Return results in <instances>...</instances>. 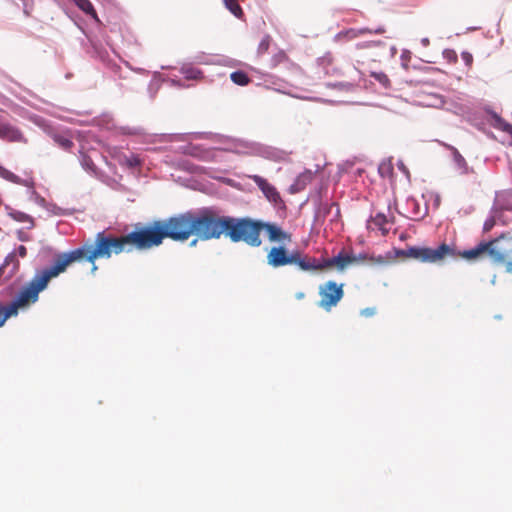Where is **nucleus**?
I'll return each mask as SVG.
<instances>
[{
    "mask_svg": "<svg viewBox=\"0 0 512 512\" xmlns=\"http://www.w3.org/2000/svg\"><path fill=\"white\" fill-rule=\"evenodd\" d=\"M354 259L350 258V254L340 251L336 256L331 258L317 259L310 256V271L323 272L335 268L339 272L345 271L349 266L353 265Z\"/></svg>",
    "mask_w": 512,
    "mask_h": 512,
    "instance_id": "423d86ee",
    "label": "nucleus"
},
{
    "mask_svg": "<svg viewBox=\"0 0 512 512\" xmlns=\"http://www.w3.org/2000/svg\"><path fill=\"white\" fill-rule=\"evenodd\" d=\"M505 209H506V210H511V211H512V205H507V206H505Z\"/></svg>",
    "mask_w": 512,
    "mask_h": 512,
    "instance_id": "e433bc0d",
    "label": "nucleus"
},
{
    "mask_svg": "<svg viewBox=\"0 0 512 512\" xmlns=\"http://www.w3.org/2000/svg\"><path fill=\"white\" fill-rule=\"evenodd\" d=\"M183 73L186 79H199L202 77V72L196 68H184Z\"/></svg>",
    "mask_w": 512,
    "mask_h": 512,
    "instance_id": "4be33fe9",
    "label": "nucleus"
},
{
    "mask_svg": "<svg viewBox=\"0 0 512 512\" xmlns=\"http://www.w3.org/2000/svg\"><path fill=\"white\" fill-rule=\"evenodd\" d=\"M371 77H373L376 81H378L385 88L390 87L391 81L389 77L384 72H372Z\"/></svg>",
    "mask_w": 512,
    "mask_h": 512,
    "instance_id": "412c9836",
    "label": "nucleus"
},
{
    "mask_svg": "<svg viewBox=\"0 0 512 512\" xmlns=\"http://www.w3.org/2000/svg\"><path fill=\"white\" fill-rule=\"evenodd\" d=\"M82 165L86 170L94 171V169H95V165H94L92 159L86 155H84L82 158Z\"/></svg>",
    "mask_w": 512,
    "mask_h": 512,
    "instance_id": "a878e982",
    "label": "nucleus"
},
{
    "mask_svg": "<svg viewBox=\"0 0 512 512\" xmlns=\"http://www.w3.org/2000/svg\"><path fill=\"white\" fill-rule=\"evenodd\" d=\"M344 284L335 281H327L319 286L320 301L318 306L329 312L344 297Z\"/></svg>",
    "mask_w": 512,
    "mask_h": 512,
    "instance_id": "0eeeda50",
    "label": "nucleus"
},
{
    "mask_svg": "<svg viewBox=\"0 0 512 512\" xmlns=\"http://www.w3.org/2000/svg\"><path fill=\"white\" fill-rule=\"evenodd\" d=\"M461 58L462 60L464 61V63L468 66V67H471L472 66V63H473V56L470 52H467V51H464L461 53Z\"/></svg>",
    "mask_w": 512,
    "mask_h": 512,
    "instance_id": "cd10ccee",
    "label": "nucleus"
},
{
    "mask_svg": "<svg viewBox=\"0 0 512 512\" xmlns=\"http://www.w3.org/2000/svg\"><path fill=\"white\" fill-rule=\"evenodd\" d=\"M196 243H197V239L193 240V241L191 242V245H196Z\"/></svg>",
    "mask_w": 512,
    "mask_h": 512,
    "instance_id": "4c0bfd02",
    "label": "nucleus"
},
{
    "mask_svg": "<svg viewBox=\"0 0 512 512\" xmlns=\"http://www.w3.org/2000/svg\"><path fill=\"white\" fill-rule=\"evenodd\" d=\"M313 172L307 170L301 173L291 185L290 190L292 193H298L305 189V187L313 180Z\"/></svg>",
    "mask_w": 512,
    "mask_h": 512,
    "instance_id": "9b49d317",
    "label": "nucleus"
},
{
    "mask_svg": "<svg viewBox=\"0 0 512 512\" xmlns=\"http://www.w3.org/2000/svg\"><path fill=\"white\" fill-rule=\"evenodd\" d=\"M263 230L271 242L291 241V235L275 223L250 217L221 215L213 208L187 212L162 222V239L171 238L183 242L195 235L197 239L207 241L225 236L234 243L244 242L250 247H259Z\"/></svg>",
    "mask_w": 512,
    "mask_h": 512,
    "instance_id": "f03ea898",
    "label": "nucleus"
},
{
    "mask_svg": "<svg viewBox=\"0 0 512 512\" xmlns=\"http://www.w3.org/2000/svg\"><path fill=\"white\" fill-rule=\"evenodd\" d=\"M506 272L512 274V261L506 263Z\"/></svg>",
    "mask_w": 512,
    "mask_h": 512,
    "instance_id": "72a5a7b5",
    "label": "nucleus"
},
{
    "mask_svg": "<svg viewBox=\"0 0 512 512\" xmlns=\"http://www.w3.org/2000/svg\"><path fill=\"white\" fill-rule=\"evenodd\" d=\"M267 263L273 268L295 265L305 272H309L311 268L310 255L299 250H293L289 253L284 246L272 247L267 254Z\"/></svg>",
    "mask_w": 512,
    "mask_h": 512,
    "instance_id": "7ed1b4c3",
    "label": "nucleus"
},
{
    "mask_svg": "<svg viewBox=\"0 0 512 512\" xmlns=\"http://www.w3.org/2000/svg\"><path fill=\"white\" fill-rule=\"evenodd\" d=\"M19 269V261L14 254H9L0 266V278H11Z\"/></svg>",
    "mask_w": 512,
    "mask_h": 512,
    "instance_id": "9d476101",
    "label": "nucleus"
},
{
    "mask_svg": "<svg viewBox=\"0 0 512 512\" xmlns=\"http://www.w3.org/2000/svg\"><path fill=\"white\" fill-rule=\"evenodd\" d=\"M226 8L237 18H242L244 13L238 0H223Z\"/></svg>",
    "mask_w": 512,
    "mask_h": 512,
    "instance_id": "f3484780",
    "label": "nucleus"
},
{
    "mask_svg": "<svg viewBox=\"0 0 512 512\" xmlns=\"http://www.w3.org/2000/svg\"><path fill=\"white\" fill-rule=\"evenodd\" d=\"M271 37L269 35H266L263 37V39L260 41L258 45V54L262 55L266 53L270 47Z\"/></svg>",
    "mask_w": 512,
    "mask_h": 512,
    "instance_id": "5701e85b",
    "label": "nucleus"
},
{
    "mask_svg": "<svg viewBox=\"0 0 512 512\" xmlns=\"http://www.w3.org/2000/svg\"><path fill=\"white\" fill-rule=\"evenodd\" d=\"M17 253L20 257L24 258L27 255V249L25 246L20 245L17 249Z\"/></svg>",
    "mask_w": 512,
    "mask_h": 512,
    "instance_id": "2f4dec72",
    "label": "nucleus"
},
{
    "mask_svg": "<svg viewBox=\"0 0 512 512\" xmlns=\"http://www.w3.org/2000/svg\"><path fill=\"white\" fill-rule=\"evenodd\" d=\"M75 4L87 15L97 17L96 10L90 0H74Z\"/></svg>",
    "mask_w": 512,
    "mask_h": 512,
    "instance_id": "dca6fc26",
    "label": "nucleus"
},
{
    "mask_svg": "<svg viewBox=\"0 0 512 512\" xmlns=\"http://www.w3.org/2000/svg\"><path fill=\"white\" fill-rule=\"evenodd\" d=\"M350 258L354 259L353 264L364 263L366 261L374 265H384L387 263L386 258L381 255L369 256L366 253H360L358 255L350 254Z\"/></svg>",
    "mask_w": 512,
    "mask_h": 512,
    "instance_id": "f8f14e48",
    "label": "nucleus"
},
{
    "mask_svg": "<svg viewBox=\"0 0 512 512\" xmlns=\"http://www.w3.org/2000/svg\"><path fill=\"white\" fill-rule=\"evenodd\" d=\"M230 78L233 83L239 86H246L250 83L251 79L244 71L238 70L231 73Z\"/></svg>",
    "mask_w": 512,
    "mask_h": 512,
    "instance_id": "4468645a",
    "label": "nucleus"
},
{
    "mask_svg": "<svg viewBox=\"0 0 512 512\" xmlns=\"http://www.w3.org/2000/svg\"><path fill=\"white\" fill-rule=\"evenodd\" d=\"M495 225V219L493 217H490L489 219H487L485 222H484V225H483V230L485 232H488L490 231Z\"/></svg>",
    "mask_w": 512,
    "mask_h": 512,
    "instance_id": "7c9ffc66",
    "label": "nucleus"
},
{
    "mask_svg": "<svg viewBox=\"0 0 512 512\" xmlns=\"http://www.w3.org/2000/svg\"><path fill=\"white\" fill-rule=\"evenodd\" d=\"M11 315L6 306L0 304V327H2Z\"/></svg>",
    "mask_w": 512,
    "mask_h": 512,
    "instance_id": "393cba45",
    "label": "nucleus"
},
{
    "mask_svg": "<svg viewBox=\"0 0 512 512\" xmlns=\"http://www.w3.org/2000/svg\"><path fill=\"white\" fill-rule=\"evenodd\" d=\"M126 164L129 167H136L140 164V160L137 156L131 155L130 157L125 158Z\"/></svg>",
    "mask_w": 512,
    "mask_h": 512,
    "instance_id": "c85d7f7f",
    "label": "nucleus"
},
{
    "mask_svg": "<svg viewBox=\"0 0 512 512\" xmlns=\"http://www.w3.org/2000/svg\"><path fill=\"white\" fill-rule=\"evenodd\" d=\"M406 256L418 259L421 262L436 263L447 256H455V249L443 243L438 248L410 247L405 251Z\"/></svg>",
    "mask_w": 512,
    "mask_h": 512,
    "instance_id": "20e7f679",
    "label": "nucleus"
},
{
    "mask_svg": "<svg viewBox=\"0 0 512 512\" xmlns=\"http://www.w3.org/2000/svg\"><path fill=\"white\" fill-rule=\"evenodd\" d=\"M52 139L55 143L58 144L59 147H61L64 150H70L74 146L73 141L62 134H52Z\"/></svg>",
    "mask_w": 512,
    "mask_h": 512,
    "instance_id": "2eb2a0df",
    "label": "nucleus"
},
{
    "mask_svg": "<svg viewBox=\"0 0 512 512\" xmlns=\"http://www.w3.org/2000/svg\"><path fill=\"white\" fill-rule=\"evenodd\" d=\"M487 253L496 265H505L512 258V238L505 234L486 242Z\"/></svg>",
    "mask_w": 512,
    "mask_h": 512,
    "instance_id": "39448f33",
    "label": "nucleus"
},
{
    "mask_svg": "<svg viewBox=\"0 0 512 512\" xmlns=\"http://www.w3.org/2000/svg\"><path fill=\"white\" fill-rule=\"evenodd\" d=\"M295 297H296V299H298V300H302V299H304V298H305V293H304V292H297V293L295 294Z\"/></svg>",
    "mask_w": 512,
    "mask_h": 512,
    "instance_id": "473e14b6",
    "label": "nucleus"
},
{
    "mask_svg": "<svg viewBox=\"0 0 512 512\" xmlns=\"http://www.w3.org/2000/svg\"><path fill=\"white\" fill-rule=\"evenodd\" d=\"M485 252L487 253L486 242H481L475 248H472L470 250H465L460 253L455 252L454 257L461 256L462 258H465L467 260H473L479 258Z\"/></svg>",
    "mask_w": 512,
    "mask_h": 512,
    "instance_id": "ddd939ff",
    "label": "nucleus"
},
{
    "mask_svg": "<svg viewBox=\"0 0 512 512\" xmlns=\"http://www.w3.org/2000/svg\"><path fill=\"white\" fill-rule=\"evenodd\" d=\"M372 223L379 228L383 234L388 233V229L385 228V225L388 223L387 217L382 214L378 213L372 218Z\"/></svg>",
    "mask_w": 512,
    "mask_h": 512,
    "instance_id": "a211bd4d",
    "label": "nucleus"
},
{
    "mask_svg": "<svg viewBox=\"0 0 512 512\" xmlns=\"http://www.w3.org/2000/svg\"><path fill=\"white\" fill-rule=\"evenodd\" d=\"M0 139L11 143L26 144L28 142V139L19 128L2 119H0Z\"/></svg>",
    "mask_w": 512,
    "mask_h": 512,
    "instance_id": "6e6552de",
    "label": "nucleus"
},
{
    "mask_svg": "<svg viewBox=\"0 0 512 512\" xmlns=\"http://www.w3.org/2000/svg\"><path fill=\"white\" fill-rule=\"evenodd\" d=\"M369 30L367 29H363V30H355V29H350V30H347L343 33H340L339 36H344L346 37L347 39H354L356 38L359 34H363L365 32H368Z\"/></svg>",
    "mask_w": 512,
    "mask_h": 512,
    "instance_id": "b1692460",
    "label": "nucleus"
},
{
    "mask_svg": "<svg viewBox=\"0 0 512 512\" xmlns=\"http://www.w3.org/2000/svg\"><path fill=\"white\" fill-rule=\"evenodd\" d=\"M277 57H279V60H285L287 59V56L285 53L281 52L277 55Z\"/></svg>",
    "mask_w": 512,
    "mask_h": 512,
    "instance_id": "f704fd0d",
    "label": "nucleus"
},
{
    "mask_svg": "<svg viewBox=\"0 0 512 512\" xmlns=\"http://www.w3.org/2000/svg\"><path fill=\"white\" fill-rule=\"evenodd\" d=\"M158 245H160V222L158 221L151 228L137 229L121 236H114L105 231L98 232L93 243L86 242L81 247L58 254L54 263L37 272L6 307L11 316H16L20 309L37 302L39 293L47 287L49 281L63 273L74 262L86 260L91 264V273L95 274L98 270L97 259H109L113 254L118 255L133 249L144 250Z\"/></svg>",
    "mask_w": 512,
    "mask_h": 512,
    "instance_id": "f257e3e1",
    "label": "nucleus"
},
{
    "mask_svg": "<svg viewBox=\"0 0 512 512\" xmlns=\"http://www.w3.org/2000/svg\"><path fill=\"white\" fill-rule=\"evenodd\" d=\"M11 215L13 216L14 219H16L17 221H20V222L31 221V218L27 214L22 213V212H14Z\"/></svg>",
    "mask_w": 512,
    "mask_h": 512,
    "instance_id": "bb28decb",
    "label": "nucleus"
},
{
    "mask_svg": "<svg viewBox=\"0 0 512 512\" xmlns=\"http://www.w3.org/2000/svg\"><path fill=\"white\" fill-rule=\"evenodd\" d=\"M250 179L254 181V183L258 186V188L262 191L267 200L274 205H278L282 203V198L277 189L270 184L265 178L259 175H250L248 176Z\"/></svg>",
    "mask_w": 512,
    "mask_h": 512,
    "instance_id": "1a4fd4ad",
    "label": "nucleus"
},
{
    "mask_svg": "<svg viewBox=\"0 0 512 512\" xmlns=\"http://www.w3.org/2000/svg\"><path fill=\"white\" fill-rule=\"evenodd\" d=\"M444 146L451 151L455 163L460 168H466L467 163H466L464 157L459 153V151L455 147H453L451 145L444 144Z\"/></svg>",
    "mask_w": 512,
    "mask_h": 512,
    "instance_id": "aec40b11",
    "label": "nucleus"
},
{
    "mask_svg": "<svg viewBox=\"0 0 512 512\" xmlns=\"http://www.w3.org/2000/svg\"><path fill=\"white\" fill-rule=\"evenodd\" d=\"M376 308L375 307H367L365 309H362L360 314L364 317H372L376 314Z\"/></svg>",
    "mask_w": 512,
    "mask_h": 512,
    "instance_id": "c756f323",
    "label": "nucleus"
},
{
    "mask_svg": "<svg viewBox=\"0 0 512 512\" xmlns=\"http://www.w3.org/2000/svg\"><path fill=\"white\" fill-rule=\"evenodd\" d=\"M511 129H512V125H510V124H508V125L504 128V130H505V131H508V132H509Z\"/></svg>",
    "mask_w": 512,
    "mask_h": 512,
    "instance_id": "c9c22d12",
    "label": "nucleus"
},
{
    "mask_svg": "<svg viewBox=\"0 0 512 512\" xmlns=\"http://www.w3.org/2000/svg\"><path fill=\"white\" fill-rule=\"evenodd\" d=\"M0 177H2L3 179H5L7 181L12 182V183L21 184L20 177L17 176L16 174H14L13 172L9 171L5 167H3L1 164H0Z\"/></svg>",
    "mask_w": 512,
    "mask_h": 512,
    "instance_id": "6ab92c4d",
    "label": "nucleus"
}]
</instances>
